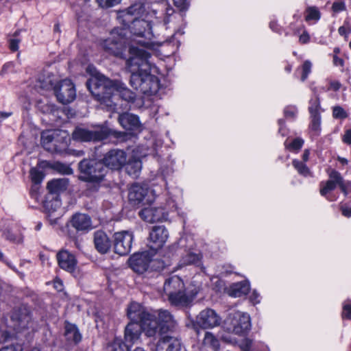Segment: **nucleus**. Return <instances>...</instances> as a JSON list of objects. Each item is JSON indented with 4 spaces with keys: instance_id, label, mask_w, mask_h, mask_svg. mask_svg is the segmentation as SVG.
<instances>
[{
    "instance_id": "obj_48",
    "label": "nucleus",
    "mask_w": 351,
    "mask_h": 351,
    "mask_svg": "<svg viewBox=\"0 0 351 351\" xmlns=\"http://www.w3.org/2000/svg\"><path fill=\"white\" fill-rule=\"evenodd\" d=\"M284 113L287 118H294L298 113V109L295 106H289L285 108Z\"/></svg>"
},
{
    "instance_id": "obj_1",
    "label": "nucleus",
    "mask_w": 351,
    "mask_h": 351,
    "mask_svg": "<svg viewBox=\"0 0 351 351\" xmlns=\"http://www.w3.org/2000/svg\"><path fill=\"white\" fill-rule=\"evenodd\" d=\"M126 68L131 73L130 84L145 95H153L159 89V80L152 74L156 67L152 63L151 54L146 50L131 44Z\"/></svg>"
},
{
    "instance_id": "obj_10",
    "label": "nucleus",
    "mask_w": 351,
    "mask_h": 351,
    "mask_svg": "<svg viewBox=\"0 0 351 351\" xmlns=\"http://www.w3.org/2000/svg\"><path fill=\"white\" fill-rule=\"evenodd\" d=\"M156 192L147 185L134 184L128 193V199L134 206H144L152 204L156 199Z\"/></svg>"
},
{
    "instance_id": "obj_51",
    "label": "nucleus",
    "mask_w": 351,
    "mask_h": 351,
    "mask_svg": "<svg viewBox=\"0 0 351 351\" xmlns=\"http://www.w3.org/2000/svg\"><path fill=\"white\" fill-rule=\"evenodd\" d=\"M339 186L342 193H343L346 196L348 195L349 189L351 187V182L349 181H345L342 178Z\"/></svg>"
},
{
    "instance_id": "obj_38",
    "label": "nucleus",
    "mask_w": 351,
    "mask_h": 351,
    "mask_svg": "<svg viewBox=\"0 0 351 351\" xmlns=\"http://www.w3.org/2000/svg\"><path fill=\"white\" fill-rule=\"evenodd\" d=\"M311 68H312L311 62L310 60H306L304 62V63L302 64V65L301 66L298 67L296 69L295 74H298V73L300 74L301 81L304 82L307 79L308 75L311 73Z\"/></svg>"
},
{
    "instance_id": "obj_34",
    "label": "nucleus",
    "mask_w": 351,
    "mask_h": 351,
    "mask_svg": "<svg viewBox=\"0 0 351 351\" xmlns=\"http://www.w3.org/2000/svg\"><path fill=\"white\" fill-rule=\"evenodd\" d=\"M69 184L66 178L56 179L48 182L47 189L51 193H58L66 189Z\"/></svg>"
},
{
    "instance_id": "obj_30",
    "label": "nucleus",
    "mask_w": 351,
    "mask_h": 351,
    "mask_svg": "<svg viewBox=\"0 0 351 351\" xmlns=\"http://www.w3.org/2000/svg\"><path fill=\"white\" fill-rule=\"evenodd\" d=\"M56 82L57 79L54 75L48 71H44L38 77L37 86L42 89L53 90Z\"/></svg>"
},
{
    "instance_id": "obj_28",
    "label": "nucleus",
    "mask_w": 351,
    "mask_h": 351,
    "mask_svg": "<svg viewBox=\"0 0 351 351\" xmlns=\"http://www.w3.org/2000/svg\"><path fill=\"white\" fill-rule=\"evenodd\" d=\"M71 224L78 231H87L92 228L90 217L88 215L83 213L74 215L71 219Z\"/></svg>"
},
{
    "instance_id": "obj_23",
    "label": "nucleus",
    "mask_w": 351,
    "mask_h": 351,
    "mask_svg": "<svg viewBox=\"0 0 351 351\" xmlns=\"http://www.w3.org/2000/svg\"><path fill=\"white\" fill-rule=\"evenodd\" d=\"M156 351H184L181 348V343L176 337L165 335L159 339Z\"/></svg>"
},
{
    "instance_id": "obj_50",
    "label": "nucleus",
    "mask_w": 351,
    "mask_h": 351,
    "mask_svg": "<svg viewBox=\"0 0 351 351\" xmlns=\"http://www.w3.org/2000/svg\"><path fill=\"white\" fill-rule=\"evenodd\" d=\"M346 4L343 1H337L332 3V10L334 12L338 13L346 10Z\"/></svg>"
},
{
    "instance_id": "obj_57",
    "label": "nucleus",
    "mask_w": 351,
    "mask_h": 351,
    "mask_svg": "<svg viewBox=\"0 0 351 351\" xmlns=\"http://www.w3.org/2000/svg\"><path fill=\"white\" fill-rule=\"evenodd\" d=\"M260 298L259 293L256 291H254L250 296V301L254 304L260 302Z\"/></svg>"
},
{
    "instance_id": "obj_31",
    "label": "nucleus",
    "mask_w": 351,
    "mask_h": 351,
    "mask_svg": "<svg viewBox=\"0 0 351 351\" xmlns=\"http://www.w3.org/2000/svg\"><path fill=\"white\" fill-rule=\"evenodd\" d=\"M249 291V282L242 281L232 284L228 289V294L232 297L238 298L247 295Z\"/></svg>"
},
{
    "instance_id": "obj_64",
    "label": "nucleus",
    "mask_w": 351,
    "mask_h": 351,
    "mask_svg": "<svg viewBox=\"0 0 351 351\" xmlns=\"http://www.w3.org/2000/svg\"><path fill=\"white\" fill-rule=\"evenodd\" d=\"M54 287L58 291H60L63 289V285L60 279H57L54 281Z\"/></svg>"
},
{
    "instance_id": "obj_60",
    "label": "nucleus",
    "mask_w": 351,
    "mask_h": 351,
    "mask_svg": "<svg viewBox=\"0 0 351 351\" xmlns=\"http://www.w3.org/2000/svg\"><path fill=\"white\" fill-rule=\"evenodd\" d=\"M333 64L335 66L343 67L344 65V61L342 58H339L337 55H334Z\"/></svg>"
},
{
    "instance_id": "obj_21",
    "label": "nucleus",
    "mask_w": 351,
    "mask_h": 351,
    "mask_svg": "<svg viewBox=\"0 0 351 351\" xmlns=\"http://www.w3.org/2000/svg\"><path fill=\"white\" fill-rule=\"evenodd\" d=\"M11 319L13 322L17 323L19 328L21 329L27 328L32 319L29 308L25 305H22L14 309L12 313Z\"/></svg>"
},
{
    "instance_id": "obj_41",
    "label": "nucleus",
    "mask_w": 351,
    "mask_h": 351,
    "mask_svg": "<svg viewBox=\"0 0 351 351\" xmlns=\"http://www.w3.org/2000/svg\"><path fill=\"white\" fill-rule=\"evenodd\" d=\"M310 128L312 131L318 134L321 130V114L311 115Z\"/></svg>"
},
{
    "instance_id": "obj_33",
    "label": "nucleus",
    "mask_w": 351,
    "mask_h": 351,
    "mask_svg": "<svg viewBox=\"0 0 351 351\" xmlns=\"http://www.w3.org/2000/svg\"><path fill=\"white\" fill-rule=\"evenodd\" d=\"M64 329V335L68 341L75 343L80 341L81 335L75 325L66 322Z\"/></svg>"
},
{
    "instance_id": "obj_61",
    "label": "nucleus",
    "mask_w": 351,
    "mask_h": 351,
    "mask_svg": "<svg viewBox=\"0 0 351 351\" xmlns=\"http://www.w3.org/2000/svg\"><path fill=\"white\" fill-rule=\"evenodd\" d=\"M299 40L301 43L305 44L308 43L310 36L307 32H304L302 34L300 35Z\"/></svg>"
},
{
    "instance_id": "obj_37",
    "label": "nucleus",
    "mask_w": 351,
    "mask_h": 351,
    "mask_svg": "<svg viewBox=\"0 0 351 351\" xmlns=\"http://www.w3.org/2000/svg\"><path fill=\"white\" fill-rule=\"evenodd\" d=\"M204 346L210 347L215 350H217L219 348V341L216 337L210 332H206L203 339Z\"/></svg>"
},
{
    "instance_id": "obj_45",
    "label": "nucleus",
    "mask_w": 351,
    "mask_h": 351,
    "mask_svg": "<svg viewBox=\"0 0 351 351\" xmlns=\"http://www.w3.org/2000/svg\"><path fill=\"white\" fill-rule=\"evenodd\" d=\"M238 345L241 351H252L256 350L253 341L247 338L241 340Z\"/></svg>"
},
{
    "instance_id": "obj_20",
    "label": "nucleus",
    "mask_w": 351,
    "mask_h": 351,
    "mask_svg": "<svg viewBox=\"0 0 351 351\" xmlns=\"http://www.w3.org/2000/svg\"><path fill=\"white\" fill-rule=\"evenodd\" d=\"M59 267L69 272L73 273L77 267V259L74 254L67 250H61L56 255Z\"/></svg>"
},
{
    "instance_id": "obj_32",
    "label": "nucleus",
    "mask_w": 351,
    "mask_h": 351,
    "mask_svg": "<svg viewBox=\"0 0 351 351\" xmlns=\"http://www.w3.org/2000/svg\"><path fill=\"white\" fill-rule=\"evenodd\" d=\"M202 256L199 252L193 251H187L186 254L182 257L180 261V267L186 266L189 265H195L199 266Z\"/></svg>"
},
{
    "instance_id": "obj_18",
    "label": "nucleus",
    "mask_w": 351,
    "mask_h": 351,
    "mask_svg": "<svg viewBox=\"0 0 351 351\" xmlns=\"http://www.w3.org/2000/svg\"><path fill=\"white\" fill-rule=\"evenodd\" d=\"M127 156L121 149H112L106 153L104 158L105 167L112 169H119L126 164Z\"/></svg>"
},
{
    "instance_id": "obj_63",
    "label": "nucleus",
    "mask_w": 351,
    "mask_h": 351,
    "mask_svg": "<svg viewBox=\"0 0 351 351\" xmlns=\"http://www.w3.org/2000/svg\"><path fill=\"white\" fill-rule=\"evenodd\" d=\"M341 87V84L338 81H333L330 83V88L334 90H338Z\"/></svg>"
},
{
    "instance_id": "obj_7",
    "label": "nucleus",
    "mask_w": 351,
    "mask_h": 351,
    "mask_svg": "<svg viewBox=\"0 0 351 351\" xmlns=\"http://www.w3.org/2000/svg\"><path fill=\"white\" fill-rule=\"evenodd\" d=\"M43 147L51 153L63 154L68 147V134L65 130H47L41 134Z\"/></svg>"
},
{
    "instance_id": "obj_29",
    "label": "nucleus",
    "mask_w": 351,
    "mask_h": 351,
    "mask_svg": "<svg viewBox=\"0 0 351 351\" xmlns=\"http://www.w3.org/2000/svg\"><path fill=\"white\" fill-rule=\"evenodd\" d=\"M121 125L127 130H136L140 128V121L136 115L130 113H123L119 117Z\"/></svg>"
},
{
    "instance_id": "obj_25",
    "label": "nucleus",
    "mask_w": 351,
    "mask_h": 351,
    "mask_svg": "<svg viewBox=\"0 0 351 351\" xmlns=\"http://www.w3.org/2000/svg\"><path fill=\"white\" fill-rule=\"evenodd\" d=\"M142 332L139 324L130 322L125 328L124 339L125 343L132 346L140 339Z\"/></svg>"
},
{
    "instance_id": "obj_9",
    "label": "nucleus",
    "mask_w": 351,
    "mask_h": 351,
    "mask_svg": "<svg viewBox=\"0 0 351 351\" xmlns=\"http://www.w3.org/2000/svg\"><path fill=\"white\" fill-rule=\"evenodd\" d=\"M250 317L247 313L236 311L228 315L224 322V328L238 335H245L250 330Z\"/></svg>"
},
{
    "instance_id": "obj_54",
    "label": "nucleus",
    "mask_w": 351,
    "mask_h": 351,
    "mask_svg": "<svg viewBox=\"0 0 351 351\" xmlns=\"http://www.w3.org/2000/svg\"><path fill=\"white\" fill-rule=\"evenodd\" d=\"M21 40L19 38H13L9 40V47L11 51H16L19 49V45Z\"/></svg>"
},
{
    "instance_id": "obj_24",
    "label": "nucleus",
    "mask_w": 351,
    "mask_h": 351,
    "mask_svg": "<svg viewBox=\"0 0 351 351\" xmlns=\"http://www.w3.org/2000/svg\"><path fill=\"white\" fill-rule=\"evenodd\" d=\"M149 313L143 306L135 302H131L127 308V315L130 322L141 323Z\"/></svg>"
},
{
    "instance_id": "obj_39",
    "label": "nucleus",
    "mask_w": 351,
    "mask_h": 351,
    "mask_svg": "<svg viewBox=\"0 0 351 351\" xmlns=\"http://www.w3.org/2000/svg\"><path fill=\"white\" fill-rule=\"evenodd\" d=\"M293 166L297 170L299 174L304 177H311L312 173L308 167L304 162L293 160L292 162Z\"/></svg>"
},
{
    "instance_id": "obj_15",
    "label": "nucleus",
    "mask_w": 351,
    "mask_h": 351,
    "mask_svg": "<svg viewBox=\"0 0 351 351\" xmlns=\"http://www.w3.org/2000/svg\"><path fill=\"white\" fill-rule=\"evenodd\" d=\"M134 235L130 231H121L114 234V252L121 256L127 255L131 250Z\"/></svg>"
},
{
    "instance_id": "obj_58",
    "label": "nucleus",
    "mask_w": 351,
    "mask_h": 351,
    "mask_svg": "<svg viewBox=\"0 0 351 351\" xmlns=\"http://www.w3.org/2000/svg\"><path fill=\"white\" fill-rule=\"evenodd\" d=\"M338 32L341 36H343L346 38H347L351 32V29H347L345 26H341L338 29Z\"/></svg>"
},
{
    "instance_id": "obj_46",
    "label": "nucleus",
    "mask_w": 351,
    "mask_h": 351,
    "mask_svg": "<svg viewBox=\"0 0 351 351\" xmlns=\"http://www.w3.org/2000/svg\"><path fill=\"white\" fill-rule=\"evenodd\" d=\"M29 173L31 180L34 184H39L42 182L43 176L40 171L36 168H32L31 169Z\"/></svg>"
},
{
    "instance_id": "obj_22",
    "label": "nucleus",
    "mask_w": 351,
    "mask_h": 351,
    "mask_svg": "<svg viewBox=\"0 0 351 351\" xmlns=\"http://www.w3.org/2000/svg\"><path fill=\"white\" fill-rule=\"evenodd\" d=\"M93 243L96 250L101 254L108 252L112 245L110 237L102 230H97L94 232Z\"/></svg>"
},
{
    "instance_id": "obj_36",
    "label": "nucleus",
    "mask_w": 351,
    "mask_h": 351,
    "mask_svg": "<svg viewBox=\"0 0 351 351\" xmlns=\"http://www.w3.org/2000/svg\"><path fill=\"white\" fill-rule=\"evenodd\" d=\"M130 346L123 342L121 338L116 337L108 346V351H130Z\"/></svg>"
},
{
    "instance_id": "obj_14",
    "label": "nucleus",
    "mask_w": 351,
    "mask_h": 351,
    "mask_svg": "<svg viewBox=\"0 0 351 351\" xmlns=\"http://www.w3.org/2000/svg\"><path fill=\"white\" fill-rule=\"evenodd\" d=\"M168 238L169 232L164 226H155L149 232L148 246L156 253L164 246Z\"/></svg>"
},
{
    "instance_id": "obj_4",
    "label": "nucleus",
    "mask_w": 351,
    "mask_h": 351,
    "mask_svg": "<svg viewBox=\"0 0 351 351\" xmlns=\"http://www.w3.org/2000/svg\"><path fill=\"white\" fill-rule=\"evenodd\" d=\"M140 326L147 337L160 335L162 337L168 331L174 330L176 322L169 311L160 309L147 315Z\"/></svg>"
},
{
    "instance_id": "obj_59",
    "label": "nucleus",
    "mask_w": 351,
    "mask_h": 351,
    "mask_svg": "<svg viewBox=\"0 0 351 351\" xmlns=\"http://www.w3.org/2000/svg\"><path fill=\"white\" fill-rule=\"evenodd\" d=\"M14 67V63L12 62H9L5 63L1 71L0 74L3 75L4 73H6L10 69Z\"/></svg>"
},
{
    "instance_id": "obj_3",
    "label": "nucleus",
    "mask_w": 351,
    "mask_h": 351,
    "mask_svg": "<svg viewBox=\"0 0 351 351\" xmlns=\"http://www.w3.org/2000/svg\"><path fill=\"white\" fill-rule=\"evenodd\" d=\"M144 6L137 2L128 8L119 11L117 19L123 29L129 28L132 35V42L147 49H154L158 43L154 40V35L150 22L139 19L138 16L144 12Z\"/></svg>"
},
{
    "instance_id": "obj_16",
    "label": "nucleus",
    "mask_w": 351,
    "mask_h": 351,
    "mask_svg": "<svg viewBox=\"0 0 351 351\" xmlns=\"http://www.w3.org/2000/svg\"><path fill=\"white\" fill-rule=\"evenodd\" d=\"M152 263H154V261L149 252L134 254L129 259L130 267L135 272L139 274L147 271Z\"/></svg>"
},
{
    "instance_id": "obj_8",
    "label": "nucleus",
    "mask_w": 351,
    "mask_h": 351,
    "mask_svg": "<svg viewBox=\"0 0 351 351\" xmlns=\"http://www.w3.org/2000/svg\"><path fill=\"white\" fill-rule=\"evenodd\" d=\"M80 179L93 183L101 182L107 173L106 167L101 161L84 159L79 163Z\"/></svg>"
},
{
    "instance_id": "obj_13",
    "label": "nucleus",
    "mask_w": 351,
    "mask_h": 351,
    "mask_svg": "<svg viewBox=\"0 0 351 351\" xmlns=\"http://www.w3.org/2000/svg\"><path fill=\"white\" fill-rule=\"evenodd\" d=\"M53 91L58 100L63 104L72 102L76 97L75 86L68 79L60 81L58 85H56Z\"/></svg>"
},
{
    "instance_id": "obj_11",
    "label": "nucleus",
    "mask_w": 351,
    "mask_h": 351,
    "mask_svg": "<svg viewBox=\"0 0 351 351\" xmlns=\"http://www.w3.org/2000/svg\"><path fill=\"white\" fill-rule=\"evenodd\" d=\"M109 130L104 126L97 125L92 129L77 128L73 132V138L80 141H99L108 137Z\"/></svg>"
},
{
    "instance_id": "obj_26",
    "label": "nucleus",
    "mask_w": 351,
    "mask_h": 351,
    "mask_svg": "<svg viewBox=\"0 0 351 351\" xmlns=\"http://www.w3.org/2000/svg\"><path fill=\"white\" fill-rule=\"evenodd\" d=\"M165 18L164 19V24L167 25L169 23H173V28L174 30V34L173 35V37L175 36V34H183L184 32L182 29L178 26V23H182L183 21V16L182 14H177L176 15H173L174 10L172 8L169 7L168 5L165 4Z\"/></svg>"
},
{
    "instance_id": "obj_49",
    "label": "nucleus",
    "mask_w": 351,
    "mask_h": 351,
    "mask_svg": "<svg viewBox=\"0 0 351 351\" xmlns=\"http://www.w3.org/2000/svg\"><path fill=\"white\" fill-rule=\"evenodd\" d=\"M342 316L344 319H351V302L350 301L343 304Z\"/></svg>"
},
{
    "instance_id": "obj_47",
    "label": "nucleus",
    "mask_w": 351,
    "mask_h": 351,
    "mask_svg": "<svg viewBox=\"0 0 351 351\" xmlns=\"http://www.w3.org/2000/svg\"><path fill=\"white\" fill-rule=\"evenodd\" d=\"M101 8L112 7L120 3L121 0H96Z\"/></svg>"
},
{
    "instance_id": "obj_6",
    "label": "nucleus",
    "mask_w": 351,
    "mask_h": 351,
    "mask_svg": "<svg viewBox=\"0 0 351 351\" xmlns=\"http://www.w3.org/2000/svg\"><path fill=\"white\" fill-rule=\"evenodd\" d=\"M125 29L115 27L111 30L109 36L101 40L100 46L108 55L123 58L126 49Z\"/></svg>"
},
{
    "instance_id": "obj_5",
    "label": "nucleus",
    "mask_w": 351,
    "mask_h": 351,
    "mask_svg": "<svg viewBox=\"0 0 351 351\" xmlns=\"http://www.w3.org/2000/svg\"><path fill=\"white\" fill-rule=\"evenodd\" d=\"M163 290L171 305L184 307L191 303L199 291L200 287L186 291L183 280L178 276H173L165 280Z\"/></svg>"
},
{
    "instance_id": "obj_62",
    "label": "nucleus",
    "mask_w": 351,
    "mask_h": 351,
    "mask_svg": "<svg viewBox=\"0 0 351 351\" xmlns=\"http://www.w3.org/2000/svg\"><path fill=\"white\" fill-rule=\"evenodd\" d=\"M341 210L343 215L347 217H351V207L341 206Z\"/></svg>"
},
{
    "instance_id": "obj_17",
    "label": "nucleus",
    "mask_w": 351,
    "mask_h": 351,
    "mask_svg": "<svg viewBox=\"0 0 351 351\" xmlns=\"http://www.w3.org/2000/svg\"><path fill=\"white\" fill-rule=\"evenodd\" d=\"M329 179L320 183V194L329 201H335L336 197L331 195V192L339 186L342 176L339 172L332 170L328 174Z\"/></svg>"
},
{
    "instance_id": "obj_53",
    "label": "nucleus",
    "mask_w": 351,
    "mask_h": 351,
    "mask_svg": "<svg viewBox=\"0 0 351 351\" xmlns=\"http://www.w3.org/2000/svg\"><path fill=\"white\" fill-rule=\"evenodd\" d=\"M173 3L174 5L181 11L186 10L189 6L187 0H173Z\"/></svg>"
},
{
    "instance_id": "obj_27",
    "label": "nucleus",
    "mask_w": 351,
    "mask_h": 351,
    "mask_svg": "<svg viewBox=\"0 0 351 351\" xmlns=\"http://www.w3.org/2000/svg\"><path fill=\"white\" fill-rule=\"evenodd\" d=\"M60 206V202L58 199H54L46 202L45 208L47 213L48 220L51 225H56L62 217V213L58 210Z\"/></svg>"
},
{
    "instance_id": "obj_55",
    "label": "nucleus",
    "mask_w": 351,
    "mask_h": 351,
    "mask_svg": "<svg viewBox=\"0 0 351 351\" xmlns=\"http://www.w3.org/2000/svg\"><path fill=\"white\" fill-rule=\"evenodd\" d=\"M23 348L21 345H11L9 346L3 347L0 351H22Z\"/></svg>"
},
{
    "instance_id": "obj_40",
    "label": "nucleus",
    "mask_w": 351,
    "mask_h": 351,
    "mask_svg": "<svg viewBox=\"0 0 351 351\" xmlns=\"http://www.w3.org/2000/svg\"><path fill=\"white\" fill-rule=\"evenodd\" d=\"M320 100L317 95L314 98L311 99L309 101L308 111L311 115H319L320 114Z\"/></svg>"
},
{
    "instance_id": "obj_52",
    "label": "nucleus",
    "mask_w": 351,
    "mask_h": 351,
    "mask_svg": "<svg viewBox=\"0 0 351 351\" xmlns=\"http://www.w3.org/2000/svg\"><path fill=\"white\" fill-rule=\"evenodd\" d=\"M304 143V141L301 138H295L293 142L290 144L289 148L292 150L300 149Z\"/></svg>"
},
{
    "instance_id": "obj_56",
    "label": "nucleus",
    "mask_w": 351,
    "mask_h": 351,
    "mask_svg": "<svg viewBox=\"0 0 351 351\" xmlns=\"http://www.w3.org/2000/svg\"><path fill=\"white\" fill-rule=\"evenodd\" d=\"M342 141L344 143L351 145V129L346 130L342 137Z\"/></svg>"
},
{
    "instance_id": "obj_19",
    "label": "nucleus",
    "mask_w": 351,
    "mask_h": 351,
    "mask_svg": "<svg viewBox=\"0 0 351 351\" xmlns=\"http://www.w3.org/2000/svg\"><path fill=\"white\" fill-rule=\"evenodd\" d=\"M139 215L144 221L154 223L167 220L168 211L163 207H148L141 210Z\"/></svg>"
},
{
    "instance_id": "obj_42",
    "label": "nucleus",
    "mask_w": 351,
    "mask_h": 351,
    "mask_svg": "<svg viewBox=\"0 0 351 351\" xmlns=\"http://www.w3.org/2000/svg\"><path fill=\"white\" fill-rule=\"evenodd\" d=\"M165 211H168V215L169 213L177 212L178 214L180 213L179 208L178 204L176 202V200L172 197H169L167 199L165 206L163 207Z\"/></svg>"
},
{
    "instance_id": "obj_43",
    "label": "nucleus",
    "mask_w": 351,
    "mask_h": 351,
    "mask_svg": "<svg viewBox=\"0 0 351 351\" xmlns=\"http://www.w3.org/2000/svg\"><path fill=\"white\" fill-rule=\"evenodd\" d=\"M332 117L335 119H344L348 117V113L342 107L335 106L332 108Z\"/></svg>"
},
{
    "instance_id": "obj_44",
    "label": "nucleus",
    "mask_w": 351,
    "mask_h": 351,
    "mask_svg": "<svg viewBox=\"0 0 351 351\" xmlns=\"http://www.w3.org/2000/svg\"><path fill=\"white\" fill-rule=\"evenodd\" d=\"M320 18V13L318 9L315 7H309L306 9V20H315L317 21Z\"/></svg>"
},
{
    "instance_id": "obj_2",
    "label": "nucleus",
    "mask_w": 351,
    "mask_h": 351,
    "mask_svg": "<svg viewBox=\"0 0 351 351\" xmlns=\"http://www.w3.org/2000/svg\"><path fill=\"white\" fill-rule=\"evenodd\" d=\"M87 71L91 77L87 81L86 86L94 97L106 107L112 108L116 106L114 97L116 95L127 101H133L135 93L131 91L121 82L113 81L98 73L94 66H88Z\"/></svg>"
},
{
    "instance_id": "obj_12",
    "label": "nucleus",
    "mask_w": 351,
    "mask_h": 351,
    "mask_svg": "<svg viewBox=\"0 0 351 351\" xmlns=\"http://www.w3.org/2000/svg\"><path fill=\"white\" fill-rule=\"evenodd\" d=\"M221 323L220 315L212 308L201 311L195 318V325L202 329H212Z\"/></svg>"
},
{
    "instance_id": "obj_35",
    "label": "nucleus",
    "mask_w": 351,
    "mask_h": 351,
    "mask_svg": "<svg viewBox=\"0 0 351 351\" xmlns=\"http://www.w3.org/2000/svg\"><path fill=\"white\" fill-rule=\"evenodd\" d=\"M141 168V161L139 159L134 158L129 160V162L126 164L125 169L130 176L136 178L140 173Z\"/></svg>"
}]
</instances>
